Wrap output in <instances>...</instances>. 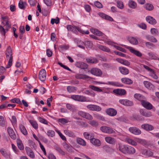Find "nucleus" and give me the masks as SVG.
Listing matches in <instances>:
<instances>
[{"label":"nucleus","mask_w":159,"mask_h":159,"mask_svg":"<svg viewBox=\"0 0 159 159\" xmlns=\"http://www.w3.org/2000/svg\"><path fill=\"white\" fill-rule=\"evenodd\" d=\"M98 15L100 17L106 20H108L111 21H113V19L111 17L104 13L99 12L98 13Z\"/></svg>","instance_id":"nucleus-22"},{"label":"nucleus","mask_w":159,"mask_h":159,"mask_svg":"<svg viewBox=\"0 0 159 159\" xmlns=\"http://www.w3.org/2000/svg\"><path fill=\"white\" fill-rule=\"evenodd\" d=\"M11 122L12 125L14 126L16 124L17 120L15 116H12L11 119Z\"/></svg>","instance_id":"nucleus-64"},{"label":"nucleus","mask_w":159,"mask_h":159,"mask_svg":"<svg viewBox=\"0 0 159 159\" xmlns=\"http://www.w3.org/2000/svg\"><path fill=\"white\" fill-rule=\"evenodd\" d=\"M141 103L144 107L148 110L151 109L152 108V106L149 102L143 100L141 102Z\"/></svg>","instance_id":"nucleus-20"},{"label":"nucleus","mask_w":159,"mask_h":159,"mask_svg":"<svg viewBox=\"0 0 159 159\" xmlns=\"http://www.w3.org/2000/svg\"><path fill=\"white\" fill-rule=\"evenodd\" d=\"M90 30L93 34L98 36H103L104 35V33L97 29L92 28Z\"/></svg>","instance_id":"nucleus-21"},{"label":"nucleus","mask_w":159,"mask_h":159,"mask_svg":"<svg viewBox=\"0 0 159 159\" xmlns=\"http://www.w3.org/2000/svg\"><path fill=\"white\" fill-rule=\"evenodd\" d=\"M59 22V19L58 17H57L56 19H52L51 20V23L52 24H53L54 23L57 24Z\"/></svg>","instance_id":"nucleus-63"},{"label":"nucleus","mask_w":159,"mask_h":159,"mask_svg":"<svg viewBox=\"0 0 159 159\" xmlns=\"http://www.w3.org/2000/svg\"><path fill=\"white\" fill-rule=\"evenodd\" d=\"M0 152L2 155L6 159H8L10 158V154L8 151H6L3 149H0Z\"/></svg>","instance_id":"nucleus-24"},{"label":"nucleus","mask_w":159,"mask_h":159,"mask_svg":"<svg viewBox=\"0 0 159 159\" xmlns=\"http://www.w3.org/2000/svg\"><path fill=\"white\" fill-rule=\"evenodd\" d=\"M135 141L137 143V142L143 145H146L147 144V142L146 141L143 139L136 138V139Z\"/></svg>","instance_id":"nucleus-44"},{"label":"nucleus","mask_w":159,"mask_h":159,"mask_svg":"<svg viewBox=\"0 0 159 159\" xmlns=\"http://www.w3.org/2000/svg\"><path fill=\"white\" fill-rule=\"evenodd\" d=\"M84 137L86 139L89 140L94 137V134L92 132H85L83 134Z\"/></svg>","instance_id":"nucleus-29"},{"label":"nucleus","mask_w":159,"mask_h":159,"mask_svg":"<svg viewBox=\"0 0 159 159\" xmlns=\"http://www.w3.org/2000/svg\"><path fill=\"white\" fill-rule=\"evenodd\" d=\"M119 150L125 154H134L135 152V149L133 147L121 143L118 144Z\"/></svg>","instance_id":"nucleus-1"},{"label":"nucleus","mask_w":159,"mask_h":159,"mask_svg":"<svg viewBox=\"0 0 159 159\" xmlns=\"http://www.w3.org/2000/svg\"><path fill=\"white\" fill-rule=\"evenodd\" d=\"M146 19L147 21L151 24L155 25L157 23V21L153 17L150 16H147Z\"/></svg>","instance_id":"nucleus-27"},{"label":"nucleus","mask_w":159,"mask_h":159,"mask_svg":"<svg viewBox=\"0 0 159 159\" xmlns=\"http://www.w3.org/2000/svg\"><path fill=\"white\" fill-rule=\"evenodd\" d=\"M149 75L151 77L154 79L157 80L158 78V76L157 75L153 70L150 72Z\"/></svg>","instance_id":"nucleus-54"},{"label":"nucleus","mask_w":159,"mask_h":159,"mask_svg":"<svg viewBox=\"0 0 159 159\" xmlns=\"http://www.w3.org/2000/svg\"><path fill=\"white\" fill-rule=\"evenodd\" d=\"M7 130L10 137L12 139H16V135L12 129L9 127L7 128Z\"/></svg>","instance_id":"nucleus-17"},{"label":"nucleus","mask_w":159,"mask_h":159,"mask_svg":"<svg viewBox=\"0 0 159 159\" xmlns=\"http://www.w3.org/2000/svg\"><path fill=\"white\" fill-rule=\"evenodd\" d=\"M94 117L97 119L102 121H104L105 120L104 117L103 116L98 114H94Z\"/></svg>","instance_id":"nucleus-49"},{"label":"nucleus","mask_w":159,"mask_h":159,"mask_svg":"<svg viewBox=\"0 0 159 159\" xmlns=\"http://www.w3.org/2000/svg\"><path fill=\"white\" fill-rule=\"evenodd\" d=\"M148 57L150 59L157 60V57L156 56L154 53L152 52L148 53Z\"/></svg>","instance_id":"nucleus-50"},{"label":"nucleus","mask_w":159,"mask_h":159,"mask_svg":"<svg viewBox=\"0 0 159 159\" xmlns=\"http://www.w3.org/2000/svg\"><path fill=\"white\" fill-rule=\"evenodd\" d=\"M139 112L141 115L147 117H150L152 115L150 111H146L143 109H140Z\"/></svg>","instance_id":"nucleus-19"},{"label":"nucleus","mask_w":159,"mask_h":159,"mask_svg":"<svg viewBox=\"0 0 159 159\" xmlns=\"http://www.w3.org/2000/svg\"><path fill=\"white\" fill-rule=\"evenodd\" d=\"M66 28L68 31L72 32L75 34L77 33L78 31L82 34H88L89 33V30H84L83 27H80L75 26H72L70 25H68L66 26Z\"/></svg>","instance_id":"nucleus-2"},{"label":"nucleus","mask_w":159,"mask_h":159,"mask_svg":"<svg viewBox=\"0 0 159 159\" xmlns=\"http://www.w3.org/2000/svg\"><path fill=\"white\" fill-rule=\"evenodd\" d=\"M142 154L146 157H149L152 156L153 153L151 150L145 149L142 151Z\"/></svg>","instance_id":"nucleus-28"},{"label":"nucleus","mask_w":159,"mask_h":159,"mask_svg":"<svg viewBox=\"0 0 159 159\" xmlns=\"http://www.w3.org/2000/svg\"><path fill=\"white\" fill-rule=\"evenodd\" d=\"M99 48L100 50L104 51H105L107 52H110V49L105 46H104L102 45H99Z\"/></svg>","instance_id":"nucleus-53"},{"label":"nucleus","mask_w":159,"mask_h":159,"mask_svg":"<svg viewBox=\"0 0 159 159\" xmlns=\"http://www.w3.org/2000/svg\"><path fill=\"white\" fill-rule=\"evenodd\" d=\"M129 130L131 133L135 135H139L141 133V131L135 127H130Z\"/></svg>","instance_id":"nucleus-16"},{"label":"nucleus","mask_w":159,"mask_h":159,"mask_svg":"<svg viewBox=\"0 0 159 159\" xmlns=\"http://www.w3.org/2000/svg\"><path fill=\"white\" fill-rule=\"evenodd\" d=\"M125 141L129 144L133 146H136L137 143L136 141H135L132 139L129 138H126L125 139Z\"/></svg>","instance_id":"nucleus-34"},{"label":"nucleus","mask_w":159,"mask_h":159,"mask_svg":"<svg viewBox=\"0 0 159 159\" xmlns=\"http://www.w3.org/2000/svg\"><path fill=\"white\" fill-rule=\"evenodd\" d=\"M87 108L91 111H100L102 110V108L100 106L93 104H89L86 106Z\"/></svg>","instance_id":"nucleus-8"},{"label":"nucleus","mask_w":159,"mask_h":159,"mask_svg":"<svg viewBox=\"0 0 159 159\" xmlns=\"http://www.w3.org/2000/svg\"><path fill=\"white\" fill-rule=\"evenodd\" d=\"M76 140L77 143L80 145L83 146H85L86 145L85 141L82 138H77Z\"/></svg>","instance_id":"nucleus-36"},{"label":"nucleus","mask_w":159,"mask_h":159,"mask_svg":"<svg viewBox=\"0 0 159 159\" xmlns=\"http://www.w3.org/2000/svg\"><path fill=\"white\" fill-rule=\"evenodd\" d=\"M46 73L44 69L41 70L39 74V79L42 82L44 81L46 79Z\"/></svg>","instance_id":"nucleus-11"},{"label":"nucleus","mask_w":159,"mask_h":159,"mask_svg":"<svg viewBox=\"0 0 159 159\" xmlns=\"http://www.w3.org/2000/svg\"><path fill=\"white\" fill-rule=\"evenodd\" d=\"M64 132V133L66 135H67V136L70 137L74 138L75 137V134L70 130H65Z\"/></svg>","instance_id":"nucleus-41"},{"label":"nucleus","mask_w":159,"mask_h":159,"mask_svg":"<svg viewBox=\"0 0 159 159\" xmlns=\"http://www.w3.org/2000/svg\"><path fill=\"white\" fill-rule=\"evenodd\" d=\"M113 92L119 95H124L126 93V91L124 89H116L113 91Z\"/></svg>","instance_id":"nucleus-31"},{"label":"nucleus","mask_w":159,"mask_h":159,"mask_svg":"<svg viewBox=\"0 0 159 159\" xmlns=\"http://www.w3.org/2000/svg\"><path fill=\"white\" fill-rule=\"evenodd\" d=\"M90 143L96 147H99L101 146V143L100 141L97 139L93 137L90 139Z\"/></svg>","instance_id":"nucleus-15"},{"label":"nucleus","mask_w":159,"mask_h":159,"mask_svg":"<svg viewBox=\"0 0 159 159\" xmlns=\"http://www.w3.org/2000/svg\"><path fill=\"white\" fill-rule=\"evenodd\" d=\"M134 98L137 100L142 102L144 99V97L139 93H136L134 95Z\"/></svg>","instance_id":"nucleus-45"},{"label":"nucleus","mask_w":159,"mask_h":159,"mask_svg":"<svg viewBox=\"0 0 159 159\" xmlns=\"http://www.w3.org/2000/svg\"><path fill=\"white\" fill-rule=\"evenodd\" d=\"M89 88L91 89L98 92H101L102 91V90L99 87L95 86L93 85H90L89 86Z\"/></svg>","instance_id":"nucleus-47"},{"label":"nucleus","mask_w":159,"mask_h":159,"mask_svg":"<svg viewBox=\"0 0 159 159\" xmlns=\"http://www.w3.org/2000/svg\"><path fill=\"white\" fill-rule=\"evenodd\" d=\"M6 54L7 59L8 60V62L5 68H8L12 66L13 58L12 50L10 46H8L7 47L6 51Z\"/></svg>","instance_id":"nucleus-3"},{"label":"nucleus","mask_w":159,"mask_h":159,"mask_svg":"<svg viewBox=\"0 0 159 159\" xmlns=\"http://www.w3.org/2000/svg\"><path fill=\"white\" fill-rule=\"evenodd\" d=\"M144 7L146 10L148 11H152L154 8L153 5L150 3H147L145 4Z\"/></svg>","instance_id":"nucleus-48"},{"label":"nucleus","mask_w":159,"mask_h":159,"mask_svg":"<svg viewBox=\"0 0 159 159\" xmlns=\"http://www.w3.org/2000/svg\"><path fill=\"white\" fill-rule=\"evenodd\" d=\"M105 140L107 143L111 144H114L116 142V140L114 138L110 136L106 137Z\"/></svg>","instance_id":"nucleus-32"},{"label":"nucleus","mask_w":159,"mask_h":159,"mask_svg":"<svg viewBox=\"0 0 159 159\" xmlns=\"http://www.w3.org/2000/svg\"><path fill=\"white\" fill-rule=\"evenodd\" d=\"M117 7L121 9L123 8L124 5L123 2L120 1H118L117 2Z\"/></svg>","instance_id":"nucleus-62"},{"label":"nucleus","mask_w":159,"mask_h":159,"mask_svg":"<svg viewBox=\"0 0 159 159\" xmlns=\"http://www.w3.org/2000/svg\"><path fill=\"white\" fill-rule=\"evenodd\" d=\"M16 143L19 149L21 150H23L24 148V147L21 140L19 139H17Z\"/></svg>","instance_id":"nucleus-37"},{"label":"nucleus","mask_w":159,"mask_h":159,"mask_svg":"<svg viewBox=\"0 0 159 159\" xmlns=\"http://www.w3.org/2000/svg\"><path fill=\"white\" fill-rule=\"evenodd\" d=\"M97 83L102 84H109L113 86L117 87H122L123 86V84L117 82L109 81L107 83L98 82H97Z\"/></svg>","instance_id":"nucleus-10"},{"label":"nucleus","mask_w":159,"mask_h":159,"mask_svg":"<svg viewBox=\"0 0 159 159\" xmlns=\"http://www.w3.org/2000/svg\"><path fill=\"white\" fill-rule=\"evenodd\" d=\"M47 134L48 136L52 137L55 136V132L53 130H49L48 131Z\"/></svg>","instance_id":"nucleus-60"},{"label":"nucleus","mask_w":159,"mask_h":159,"mask_svg":"<svg viewBox=\"0 0 159 159\" xmlns=\"http://www.w3.org/2000/svg\"><path fill=\"white\" fill-rule=\"evenodd\" d=\"M29 121L32 126L35 129H37L38 128V124L35 121L33 120H30Z\"/></svg>","instance_id":"nucleus-51"},{"label":"nucleus","mask_w":159,"mask_h":159,"mask_svg":"<svg viewBox=\"0 0 159 159\" xmlns=\"http://www.w3.org/2000/svg\"><path fill=\"white\" fill-rule=\"evenodd\" d=\"M120 45L121 46H124L125 47V48L128 49L131 53L136 55L137 57H142V53H141L139 51L136 50L133 48L122 44H120Z\"/></svg>","instance_id":"nucleus-4"},{"label":"nucleus","mask_w":159,"mask_h":159,"mask_svg":"<svg viewBox=\"0 0 159 159\" xmlns=\"http://www.w3.org/2000/svg\"><path fill=\"white\" fill-rule=\"evenodd\" d=\"M74 41L77 44V46L79 48L84 49H85L84 43L77 39H74Z\"/></svg>","instance_id":"nucleus-23"},{"label":"nucleus","mask_w":159,"mask_h":159,"mask_svg":"<svg viewBox=\"0 0 159 159\" xmlns=\"http://www.w3.org/2000/svg\"><path fill=\"white\" fill-rule=\"evenodd\" d=\"M141 128L147 131H151L153 129V127L151 125L148 124H144L141 126Z\"/></svg>","instance_id":"nucleus-25"},{"label":"nucleus","mask_w":159,"mask_h":159,"mask_svg":"<svg viewBox=\"0 0 159 159\" xmlns=\"http://www.w3.org/2000/svg\"><path fill=\"white\" fill-rule=\"evenodd\" d=\"M75 77L77 79L86 80L90 78L88 75L80 74H77L75 75Z\"/></svg>","instance_id":"nucleus-26"},{"label":"nucleus","mask_w":159,"mask_h":159,"mask_svg":"<svg viewBox=\"0 0 159 159\" xmlns=\"http://www.w3.org/2000/svg\"><path fill=\"white\" fill-rule=\"evenodd\" d=\"M119 70L120 72L124 75H126L129 73V70L127 68L124 67H120Z\"/></svg>","instance_id":"nucleus-33"},{"label":"nucleus","mask_w":159,"mask_h":159,"mask_svg":"<svg viewBox=\"0 0 159 159\" xmlns=\"http://www.w3.org/2000/svg\"><path fill=\"white\" fill-rule=\"evenodd\" d=\"M119 102L120 104L125 106H132L133 105V103L132 101L127 99H120Z\"/></svg>","instance_id":"nucleus-14"},{"label":"nucleus","mask_w":159,"mask_h":159,"mask_svg":"<svg viewBox=\"0 0 159 159\" xmlns=\"http://www.w3.org/2000/svg\"><path fill=\"white\" fill-rule=\"evenodd\" d=\"M151 33L154 36L157 35L158 34V30L155 28H152L150 30Z\"/></svg>","instance_id":"nucleus-57"},{"label":"nucleus","mask_w":159,"mask_h":159,"mask_svg":"<svg viewBox=\"0 0 159 159\" xmlns=\"http://www.w3.org/2000/svg\"><path fill=\"white\" fill-rule=\"evenodd\" d=\"M38 120H39V121L43 124H46V125H48V122L45 119L40 117H39L38 118Z\"/></svg>","instance_id":"nucleus-59"},{"label":"nucleus","mask_w":159,"mask_h":159,"mask_svg":"<svg viewBox=\"0 0 159 159\" xmlns=\"http://www.w3.org/2000/svg\"><path fill=\"white\" fill-rule=\"evenodd\" d=\"M55 149L62 155H64L65 152L61 149V148L57 145H55L54 146Z\"/></svg>","instance_id":"nucleus-55"},{"label":"nucleus","mask_w":159,"mask_h":159,"mask_svg":"<svg viewBox=\"0 0 159 159\" xmlns=\"http://www.w3.org/2000/svg\"><path fill=\"white\" fill-rule=\"evenodd\" d=\"M145 46L146 47L151 49L155 47V45L154 44L149 42H146Z\"/></svg>","instance_id":"nucleus-58"},{"label":"nucleus","mask_w":159,"mask_h":159,"mask_svg":"<svg viewBox=\"0 0 159 159\" xmlns=\"http://www.w3.org/2000/svg\"><path fill=\"white\" fill-rule=\"evenodd\" d=\"M100 130L103 133L107 134H112L115 132L113 129L106 126H102L100 128Z\"/></svg>","instance_id":"nucleus-9"},{"label":"nucleus","mask_w":159,"mask_h":159,"mask_svg":"<svg viewBox=\"0 0 159 159\" xmlns=\"http://www.w3.org/2000/svg\"><path fill=\"white\" fill-rule=\"evenodd\" d=\"M25 150L27 155L31 158L34 159L35 157L34 152L33 150L29 147H26Z\"/></svg>","instance_id":"nucleus-12"},{"label":"nucleus","mask_w":159,"mask_h":159,"mask_svg":"<svg viewBox=\"0 0 159 159\" xmlns=\"http://www.w3.org/2000/svg\"><path fill=\"white\" fill-rule=\"evenodd\" d=\"M85 46L87 48H91L93 46V43L90 41H85L84 43Z\"/></svg>","instance_id":"nucleus-52"},{"label":"nucleus","mask_w":159,"mask_h":159,"mask_svg":"<svg viewBox=\"0 0 159 159\" xmlns=\"http://www.w3.org/2000/svg\"><path fill=\"white\" fill-rule=\"evenodd\" d=\"M107 114L111 116H116L117 114V111L112 108H109L107 109L106 111Z\"/></svg>","instance_id":"nucleus-18"},{"label":"nucleus","mask_w":159,"mask_h":159,"mask_svg":"<svg viewBox=\"0 0 159 159\" xmlns=\"http://www.w3.org/2000/svg\"><path fill=\"white\" fill-rule=\"evenodd\" d=\"M143 84L145 87L149 89H151L153 88V85L149 81H145L143 82Z\"/></svg>","instance_id":"nucleus-38"},{"label":"nucleus","mask_w":159,"mask_h":159,"mask_svg":"<svg viewBox=\"0 0 159 159\" xmlns=\"http://www.w3.org/2000/svg\"><path fill=\"white\" fill-rule=\"evenodd\" d=\"M27 4L25 2L20 1L18 5L19 7L22 9H25L26 7Z\"/></svg>","instance_id":"nucleus-42"},{"label":"nucleus","mask_w":159,"mask_h":159,"mask_svg":"<svg viewBox=\"0 0 159 159\" xmlns=\"http://www.w3.org/2000/svg\"><path fill=\"white\" fill-rule=\"evenodd\" d=\"M113 47L118 50L125 53L126 52V50L125 49L122 48L116 45H113Z\"/></svg>","instance_id":"nucleus-61"},{"label":"nucleus","mask_w":159,"mask_h":159,"mask_svg":"<svg viewBox=\"0 0 159 159\" xmlns=\"http://www.w3.org/2000/svg\"><path fill=\"white\" fill-rule=\"evenodd\" d=\"M19 127L21 132L24 135H26L27 134V131L25 126L23 125L20 124Z\"/></svg>","instance_id":"nucleus-40"},{"label":"nucleus","mask_w":159,"mask_h":159,"mask_svg":"<svg viewBox=\"0 0 159 159\" xmlns=\"http://www.w3.org/2000/svg\"><path fill=\"white\" fill-rule=\"evenodd\" d=\"M67 89L69 93H74L76 91L77 88L73 86H68L67 87Z\"/></svg>","instance_id":"nucleus-46"},{"label":"nucleus","mask_w":159,"mask_h":159,"mask_svg":"<svg viewBox=\"0 0 159 159\" xmlns=\"http://www.w3.org/2000/svg\"><path fill=\"white\" fill-rule=\"evenodd\" d=\"M75 66L77 67L82 69H85L88 68V65L83 62H77L75 63Z\"/></svg>","instance_id":"nucleus-13"},{"label":"nucleus","mask_w":159,"mask_h":159,"mask_svg":"<svg viewBox=\"0 0 159 159\" xmlns=\"http://www.w3.org/2000/svg\"><path fill=\"white\" fill-rule=\"evenodd\" d=\"M90 72L92 75L98 77H101L102 74L101 70L97 68H92L90 70Z\"/></svg>","instance_id":"nucleus-7"},{"label":"nucleus","mask_w":159,"mask_h":159,"mask_svg":"<svg viewBox=\"0 0 159 159\" xmlns=\"http://www.w3.org/2000/svg\"><path fill=\"white\" fill-rule=\"evenodd\" d=\"M146 39L149 41L153 43H157V39L153 36L148 35L146 37Z\"/></svg>","instance_id":"nucleus-43"},{"label":"nucleus","mask_w":159,"mask_h":159,"mask_svg":"<svg viewBox=\"0 0 159 159\" xmlns=\"http://www.w3.org/2000/svg\"><path fill=\"white\" fill-rule=\"evenodd\" d=\"M129 42L133 45H137L138 43V42L136 38L130 37L129 39Z\"/></svg>","instance_id":"nucleus-39"},{"label":"nucleus","mask_w":159,"mask_h":159,"mask_svg":"<svg viewBox=\"0 0 159 159\" xmlns=\"http://www.w3.org/2000/svg\"><path fill=\"white\" fill-rule=\"evenodd\" d=\"M128 5L130 8L134 9L137 7V4L136 2L134 1L129 0L128 2Z\"/></svg>","instance_id":"nucleus-30"},{"label":"nucleus","mask_w":159,"mask_h":159,"mask_svg":"<svg viewBox=\"0 0 159 159\" xmlns=\"http://www.w3.org/2000/svg\"><path fill=\"white\" fill-rule=\"evenodd\" d=\"M79 115L88 120H92L93 117L89 113L83 111H79L78 112Z\"/></svg>","instance_id":"nucleus-6"},{"label":"nucleus","mask_w":159,"mask_h":159,"mask_svg":"<svg viewBox=\"0 0 159 159\" xmlns=\"http://www.w3.org/2000/svg\"><path fill=\"white\" fill-rule=\"evenodd\" d=\"M88 123L93 127H96L98 125V123L94 120L89 121Z\"/></svg>","instance_id":"nucleus-56"},{"label":"nucleus","mask_w":159,"mask_h":159,"mask_svg":"<svg viewBox=\"0 0 159 159\" xmlns=\"http://www.w3.org/2000/svg\"><path fill=\"white\" fill-rule=\"evenodd\" d=\"M122 83L127 84H131L133 83V81L130 79L127 78H123L121 79Z\"/></svg>","instance_id":"nucleus-35"},{"label":"nucleus","mask_w":159,"mask_h":159,"mask_svg":"<svg viewBox=\"0 0 159 159\" xmlns=\"http://www.w3.org/2000/svg\"><path fill=\"white\" fill-rule=\"evenodd\" d=\"M71 98L75 101L80 102L87 101L86 97L83 95H73L71 96Z\"/></svg>","instance_id":"nucleus-5"}]
</instances>
